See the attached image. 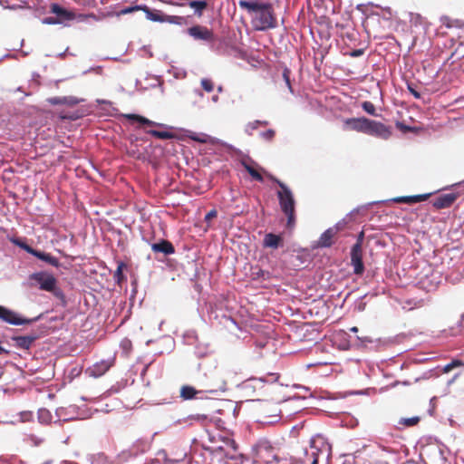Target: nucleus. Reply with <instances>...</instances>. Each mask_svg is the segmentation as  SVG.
Wrapping results in <instances>:
<instances>
[{"instance_id":"obj_27","label":"nucleus","mask_w":464,"mask_h":464,"mask_svg":"<svg viewBox=\"0 0 464 464\" xmlns=\"http://www.w3.org/2000/svg\"><path fill=\"white\" fill-rule=\"evenodd\" d=\"M141 8H142V5H132L125 6L119 11H116L113 13H109L108 15H114L116 17H120L121 15L130 14L136 11H141Z\"/></svg>"},{"instance_id":"obj_28","label":"nucleus","mask_w":464,"mask_h":464,"mask_svg":"<svg viewBox=\"0 0 464 464\" xmlns=\"http://www.w3.org/2000/svg\"><path fill=\"white\" fill-rule=\"evenodd\" d=\"M126 268V264L122 261L118 262L117 269L114 272L113 277L118 285H121L126 278L123 275V269Z\"/></svg>"},{"instance_id":"obj_18","label":"nucleus","mask_w":464,"mask_h":464,"mask_svg":"<svg viewBox=\"0 0 464 464\" xmlns=\"http://www.w3.org/2000/svg\"><path fill=\"white\" fill-rule=\"evenodd\" d=\"M36 339L37 336L35 334L12 337L14 346L24 350H29Z\"/></svg>"},{"instance_id":"obj_40","label":"nucleus","mask_w":464,"mask_h":464,"mask_svg":"<svg viewBox=\"0 0 464 464\" xmlns=\"http://www.w3.org/2000/svg\"><path fill=\"white\" fill-rule=\"evenodd\" d=\"M364 53V49L359 48V49H353L350 52H347L345 54L349 55L351 57H360Z\"/></svg>"},{"instance_id":"obj_5","label":"nucleus","mask_w":464,"mask_h":464,"mask_svg":"<svg viewBox=\"0 0 464 464\" xmlns=\"http://www.w3.org/2000/svg\"><path fill=\"white\" fill-rule=\"evenodd\" d=\"M39 317L35 318H25L22 316L20 314L0 305V320L3 322L12 324V325H23V324H30L35 322Z\"/></svg>"},{"instance_id":"obj_47","label":"nucleus","mask_w":464,"mask_h":464,"mask_svg":"<svg viewBox=\"0 0 464 464\" xmlns=\"http://www.w3.org/2000/svg\"><path fill=\"white\" fill-rule=\"evenodd\" d=\"M67 50H68V48L64 52L58 53L57 56L61 57V58H63L65 56V54H66Z\"/></svg>"},{"instance_id":"obj_16","label":"nucleus","mask_w":464,"mask_h":464,"mask_svg":"<svg viewBox=\"0 0 464 464\" xmlns=\"http://www.w3.org/2000/svg\"><path fill=\"white\" fill-rule=\"evenodd\" d=\"M113 365V360H102L89 368L90 374L94 377L103 375Z\"/></svg>"},{"instance_id":"obj_46","label":"nucleus","mask_w":464,"mask_h":464,"mask_svg":"<svg viewBox=\"0 0 464 464\" xmlns=\"http://www.w3.org/2000/svg\"><path fill=\"white\" fill-rule=\"evenodd\" d=\"M218 100H219V97H218V94L213 95V96H212V98H211V101H212L213 102H218Z\"/></svg>"},{"instance_id":"obj_4","label":"nucleus","mask_w":464,"mask_h":464,"mask_svg":"<svg viewBox=\"0 0 464 464\" xmlns=\"http://www.w3.org/2000/svg\"><path fill=\"white\" fill-rule=\"evenodd\" d=\"M453 191L441 193L429 203H453L456 200L464 201V179L451 186Z\"/></svg>"},{"instance_id":"obj_15","label":"nucleus","mask_w":464,"mask_h":464,"mask_svg":"<svg viewBox=\"0 0 464 464\" xmlns=\"http://www.w3.org/2000/svg\"><path fill=\"white\" fill-rule=\"evenodd\" d=\"M82 101L74 96H55L47 99V102L51 105H67L70 107L75 106Z\"/></svg>"},{"instance_id":"obj_10","label":"nucleus","mask_w":464,"mask_h":464,"mask_svg":"<svg viewBox=\"0 0 464 464\" xmlns=\"http://www.w3.org/2000/svg\"><path fill=\"white\" fill-rule=\"evenodd\" d=\"M321 449L316 445L314 440H311L309 448L304 449V458L295 461V464H318Z\"/></svg>"},{"instance_id":"obj_25","label":"nucleus","mask_w":464,"mask_h":464,"mask_svg":"<svg viewBox=\"0 0 464 464\" xmlns=\"http://www.w3.org/2000/svg\"><path fill=\"white\" fill-rule=\"evenodd\" d=\"M188 5L194 10V14L200 17L208 7V2L205 0H190Z\"/></svg>"},{"instance_id":"obj_12","label":"nucleus","mask_w":464,"mask_h":464,"mask_svg":"<svg viewBox=\"0 0 464 464\" xmlns=\"http://www.w3.org/2000/svg\"><path fill=\"white\" fill-rule=\"evenodd\" d=\"M50 12L55 14L60 24H65L66 22L72 21L75 19V14L69 9L62 6L58 3H52L50 5Z\"/></svg>"},{"instance_id":"obj_38","label":"nucleus","mask_w":464,"mask_h":464,"mask_svg":"<svg viewBox=\"0 0 464 464\" xmlns=\"http://www.w3.org/2000/svg\"><path fill=\"white\" fill-rule=\"evenodd\" d=\"M464 363L459 360H453L451 362L446 364L443 368V372L447 373L450 372L452 369L455 367L463 365Z\"/></svg>"},{"instance_id":"obj_3","label":"nucleus","mask_w":464,"mask_h":464,"mask_svg":"<svg viewBox=\"0 0 464 464\" xmlns=\"http://www.w3.org/2000/svg\"><path fill=\"white\" fill-rule=\"evenodd\" d=\"M141 11L144 12L148 20L155 23H169L179 26L187 25L188 24V18L185 16L169 15L161 10L149 7L147 5L142 4Z\"/></svg>"},{"instance_id":"obj_42","label":"nucleus","mask_w":464,"mask_h":464,"mask_svg":"<svg viewBox=\"0 0 464 464\" xmlns=\"http://www.w3.org/2000/svg\"><path fill=\"white\" fill-rule=\"evenodd\" d=\"M396 126H397L398 129H400L403 132H409V131H412L414 130V127L406 125V124H404L402 122H400V121H397Z\"/></svg>"},{"instance_id":"obj_30","label":"nucleus","mask_w":464,"mask_h":464,"mask_svg":"<svg viewBox=\"0 0 464 464\" xmlns=\"http://www.w3.org/2000/svg\"><path fill=\"white\" fill-rule=\"evenodd\" d=\"M362 108L366 113L372 116H378L376 113L375 106L372 102L365 101L362 103Z\"/></svg>"},{"instance_id":"obj_22","label":"nucleus","mask_w":464,"mask_h":464,"mask_svg":"<svg viewBox=\"0 0 464 464\" xmlns=\"http://www.w3.org/2000/svg\"><path fill=\"white\" fill-rule=\"evenodd\" d=\"M282 211L287 218L286 228L293 230L295 227V205H282Z\"/></svg>"},{"instance_id":"obj_52","label":"nucleus","mask_w":464,"mask_h":464,"mask_svg":"<svg viewBox=\"0 0 464 464\" xmlns=\"http://www.w3.org/2000/svg\"><path fill=\"white\" fill-rule=\"evenodd\" d=\"M434 206L437 207V208H442L447 207L448 205L440 204V205H434Z\"/></svg>"},{"instance_id":"obj_20","label":"nucleus","mask_w":464,"mask_h":464,"mask_svg":"<svg viewBox=\"0 0 464 464\" xmlns=\"http://www.w3.org/2000/svg\"><path fill=\"white\" fill-rule=\"evenodd\" d=\"M25 249L31 253L32 255H34V256H36L37 258L41 259V260H44L45 261L46 263L57 267L59 266L60 263H59V260L53 256L52 255L48 254V253H44V252H41V251H38V250H35V249H33L32 247L30 246H26Z\"/></svg>"},{"instance_id":"obj_55","label":"nucleus","mask_w":464,"mask_h":464,"mask_svg":"<svg viewBox=\"0 0 464 464\" xmlns=\"http://www.w3.org/2000/svg\"><path fill=\"white\" fill-rule=\"evenodd\" d=\"M363 238V232H361L357 239H361L362 241Z\"/></svg>"},{"instance_id":"obj_49","label":"nucleus","mask_w":464,"mask_h":464,"mask_svg":"<svg viewBox=\"0 0 464 464\" xmlns=\"http://www.w3.org/2000/svg\"><path fill=\"white\" fill-rule=\"evenodd\" d=\"M266 125H268L267 121H260L259 126H266Z\"/></svg>"},{"instance_id":"obj_43","label":"nucleus","mask_w":464,"mask_h":464,"mask_svg":"<svg viewBox=\"0 0 464 464\" xmlns=\"http://www.w3.org/2000/svg\"><path fill=\"white\" fill-rule=\"evenodd\" d=\"M221 390H223L222 386H218L217 388L208 387V388H206L204 390V392H208V393H217L218 391H221Z\"/></svg>"},{"instance_id":"obj_33","label":"nucleus","mask_w":464,"mask_h":464,"mask_svg":"<svg viewBox=\"0 0 464 464\" xmlns=\"http://www.w3.org/2000/svg\"><path fill=\"white\" fill-rule=\"evenodd\" d=\"M259 123H260V120H256L254 121H250L248 122L246 126H245V132L251 136L253 134V131L255 130H256L259 126Z\"/></svg>"},{"instance_id":"obj_2","label":"nucleus","mask_w":464,"mask_h":464,"mask_svg":"<svg viewBox=\"0 0 464 464\" xmlns=\"http://www.w3.org/2000/svg\"><path fill=\"white\" fill-rule=\"evenodd\" d=\"M187 137L190 140L199 142V143H211V144H221L222 146L228 149L229 151L236 153L240 156H244V159L240 160L241 165L244 167V169L247 171V173L251 176V178L256 181L263 182L264 178L262 174L260 173V170H264L262 168H260L256 162H255L249 156H246L243 154V152L239 150L234 147L231 144H228L227 142H224L220 140L218 138L212 137L210 135H208L206 133H197L194 131H188Z\"/></svg>"},{"instance_id":"obj_9","label":"nucleus","mask_w":464,"mask_h":464,"mask_svg":"<svg viewBox=\"0 0 464 464\" xmlns=\"http://www.w3.org/2000/svg\"><path fill=\"white\" fill-rule=\"evenodd\" d=\"M186 33L195 40L212 43L215 40L213 32L206 26L196 24L186 30Z\"/></svg>"},{"instance_id":"obj_51","label":"nucleus","mask_w":464,"mask_h":464,"mask_svg":"<svg viewBox=\"0 0 464 464\" xmlns=\"http://www.w3.org/2000/svg\"><path fill=\"white\" fill-rule=\"evenodd\" d=\"M385 12H387L390 15H392V10L390 7H385L384 8Z\"/></svg>"},{"instance_id":"obj_60","label":"nucleus","mask_w":464,"mask_h":464,"mask_svg":"<svg viewBox=\"0 0 464 464\" xmlns=\"http://www.w3.org/2000/svg\"><path fill=\"white\" fill-rule=\"evenodd\" d=\"M399 383H400L399 382H395L392 384V386H395V385H397V384H399Z\"/></svg>"},{"instance_id":"obj_50","label":"nucleus","mask_w":464,"mask_h":464,"mask_svg":"<svg viewBox=\"0 0 464 464\" xmlns=\"http://www.w3.org/2000/svg\"><path fill=\"white\" fill-rule=\"evenodd\" d=\"M44 414L48 415V414H49V412H48L47 411H45V410L41 411H40V418H43V415H44Z\"/></svg>"},{"instance_id":"obj_44","label":"nucleus","mask_w":464,"mask_h":464,"mask_svg":"<svg viewBox=\"0 0 464 464\" xmlns=\"http://www.w3.org/2000/svg\"><path fill=\"white\" fill-rule=\"evenodd\" d=\"M273 461L279 462V458L276 455H272L271 459H266V463H272Z\"/></svg>"},{"instance_id":"obj_58","label":"nucleus","mask_w":464,"mask_h":464,"mask_svg":"<svg viewBox=\"0 0 464 464\" xmlns=\"http://www.w3.org/2000/svg\"><path fill=\"white\" fill-rule=\"evenodd\" d=\"M402 383H403L404 385H410V384H411V382H403Z\"/></svg>"},{"instance_id":"obj_21","label":"nucleus","mask_w":464,"mask_h":464,"mask_svg":"<svg viewBox=\"0 0 464 464\" xmlns=\"http://www.w3.org/2000/svg\"><path fill=\"white\" fill-rule=\"evenodd\" d=\"M151 249L155 253H163L165 255H171L175 252L173 245L168 240H161L159 243L151 245Z\"/></svg>"},{"instance_id":"obj_48","label":"nucleus","mask_w":464,"mask_h":464,"mask_svg":"<svg viewBox=\"0 0 464 464\" xmlns=\"http://www.w3.org/2000/svg\"><path fill=\"white\" fill-rule=\"evenodd\" d=\"M195 93H196V94H198V96H200V97H202V96H203V92H202V91H201V90H198V89L195 90Z\"/></svg>"},{"instance_id":"obj_35","label":"nucleus","mask_w":464,"mask_h":464,"mask_svg":"<svg viewBox=\"0 0 464 464\" xmlns=\"http://www.w3.org/2000/svg\"><path fill=\"white\" fill-rule=\"evenodd\" d=\"M25 440L34 446H39L43 443L44 439L38 438L37 436H35L34 434H29L26 436Z\"/></svg>"},{"instance_id":"obj_54","label":"nucleus","mask_w":464,"mask_h":464,"mask_svg":"<svg viewBox=\"0 0 464 464\" xmlns=\"http://www.w3.org/2000/svg\"><path fill=\"white\" fill-rule=\"evenodd\" d=\"M264 450H265L266 451H269V450H272L273 449H272V447L267 446V447H265V448H264Z\"/></svg>"},{"instance_id":"obj_14","label":"nucleus","mask_w":464,"mask_h":464,"mask_svg":"<svg viewBox=\"0 0 464 464\" xmlns=\"http://www.w3.org/2000/svg\"><path fill=\"white\" fill-rule=\"evenodd\" d=\"M271 179L279 187L277 190L278 203H295L290 188L278 179L271 176Z\"/></svg>"},{"instance_id":"obj_34","label":"nucleus","mask_w":464,"mask_h":464,"mask_svg":"<svg viewBox=\"0 0 464 464\" xmlns=\"http://www.w3.org/2000/svg\"><path fill=\"white\" fill-rule=\"evenodd\" d=\"M407 90L410 92V93L415 98V99H420L421 94L419 91L416 89V85L413 82H407Z\"/></svg>"},{"instance_id":"obj_6","label":"nucleus","mask_w":464,"mask_h":464,"mask_svg":"<svg viewBox=\"0 0 464 464\" xmlns=\"http://www.w3.org/2000/svg\"><path fill=\"white\" fill-rule=\"evenodd\" d=\"M30 278L39 284L41 290L53 292L55 295H58V293L55 291L57 280L53 275L39 272L31 275Z\"/></svg>"},{"instance_id":"obj_32","label":"nucleus","mask_w":464,"mask_h":464,"mask_svg":"<svg viewBox=\"0 0 464 464\" xmlns=\"http://www.w3.org/2000/svg\"><path fill=\"white\" fill-rule=\"evenodd\" d=\"M275 136H276V131L273 129H268V130H266L265 131H261L259 133V137L267 142H271L274 140Z\"/></svg>"},{"instance_id":"obj_59","label":"nucleus","mask_w":464,"mask_h":464,"mask_svg":"<svg viewBox=\"0 0 464 464\" xmlns=\"http://www.w3.org/2000/svg\"><path fill=\"white\" fill-rule=\"evenodd\" d=\"M111 60L118 61L119 59L117 57L111 58Z\"/></svg>"},{"instance_id":"obj_13","label":"nucleus","mask_w":464,"mask_h":464,"mask_svg":"<svg viewBox=\"0 0 464 464\" xmlns=\"http://www.w3.org/2000/svg\"><path fill=\"white\" fill-rule=\"evenodd\" d=\"M370 119L366 117L349 118L344 121V126L348 130L367 134Z\"/></svg>"},{"instance_id":"obj_24","label":"nucleus","mask_w":464,"mask_h":464,"mask_svg":"<svg viewBox=\"0 0 464 464\" xmlns=\"http://www.w3.org/2000/svg\"><path fill=\"white\" fill-rule=\"evenodd\" d=\"M180 397L184 401L192 400L197 398V395L201 393L202 391L197 390L195 387L190 385H183L180 388Z\"/></svg>"},{"instance_id":"obj_36","label":"nucleus","mask_w":464,"mask_h":464,"mask_svg":"<svg viewBox=\"0 0 464 464\" xmlns=\"http://www.w3.org/2000/svg\"><path fill=\"white\" fill-rule=\"evenodd\" d=\"M290 74H291V71L288 68H285L283 71V78H284V81H285L286 86L288 87L290 92L293 93L294 91H293V88L291 85Z\"/></svg>"},{"instance_id":"obj_37","label":"nucleus","mask_w":464,"mask_h":464,"mask_svg":"<svg viewBox=\"0 0 464 464\" xmlns=\"http://www.w3.org/2000/svg\"><path fill=\"white\" fill-rule=\"evenodd\" d=\"M201 86L204 91L210 92L214 90V83L210 79L204 78L201 80Z\"/></svg>"},{"instance_id":"obj_1","label":"nucleus","mask_w":464,"mask_h":464,"mask_svg":"<svg viewBox=\"0 0 464 464\" xmlns=\"http://www.w3.org/2000/svg\"><path fill=\"white\" fill-rule=\"evenodd\" d=\"M238 5L251 17L256 30L265 32L277 27L272 3L264 0H239Z\"/></svg>"},{"instance_id":"obj_31","label":"nucleus","mask_w":464,"mask_h":464,"mask_svg":"<svg viewBox=\"0 0 464 464\" xmlns=\"http://www.w3.org/2000/svg\"><path fill=\"white\" fill-rule=\"evenodd\" d=\"M419 417H411V418H402L399 420V424L406 426V427H412L417 425L420 422Z\"/></svg>"},{"instance_id":"obj_26","label":"nucleus","mask_w":464,"mask_h":464,"mask_svg":"<svg viewBox=\"0 0 464 464\" xmlns=\"http://www.w3.org/2000/svg\"><path fill=\"white\" fill-rule=\"evenodd\" d=\"M187 420L191 422L195 421L199 424L205 425L208 422L212 420V417H211L210 413H195V414L188 415Z\"/></svg>"},{"instance_id":"obj_19","label":"nucleus","mask_w":464,"mask_h":464,"mask_svg":"<svg viewBox=\"0 0 464 464\" xmlns=\"http://www.w3.org/2000/svg\"><path fill=\"white\" fill-rule=\"evenodd\" d=\"M338 229L336 227H330L325 230L320 237L317 246L319 247H329L334 243V237H335Z\"/></svg>"},{"instance_id":"obj_56","label":"nucleus","mask_w":464,"mask_h":464,"mask_svg":"<svg viewBox=\"0 0 464 464\" xmlns=\"http://www.w3.org/2000/svg\"><path fill=\"white\" fill-rule=\"evenodd\" d=\"M7 57H11V55H10V54H8V53H7V54H5V55L1 58V60L5 59V58H7Z\"/></svg>"},{"instance_id":"obj_45","label":"nucleus","mask_w":464,"mask_h":464,"mask_svg":"<svg viewBox=\"0 0 464 464\" xmlns=\"http://www.w3.org/2000/svg\"><path fill=\"white\" fill-rule=\"evenodd\" d=\"M8 172L9 173H14L15 170H14V168L10 167V168L5 169V173H8Z\"/></svg>"},{"instance_id":"obj_7","label":"nucleus","mask_w":464,"mask_h":464,"mask_svg":"<svg viewBox=\"0 0 464 464\" xmlns=\"http://www.w3.org/2000/svg\"><path fill=\"white\" fill-rule=\"evenodd\" d=\"M436 192H429L424 194H418L412 196H401L395 197L387 199H380L370 201L369 203H418L420 201L428 200L431 196H433Z\"/></svg>"},{"instance_id":"obj_53","label":"nucleus","mask_w":464,"mask_h":464,"mask_svg":"<svg viewBox=\"0 0 464 464\" xmlns=\"http://www.w3.org/2000/svg\"><path fill=\"white\" fill-rule=\"evenodd\" d=\"M351 331L356 333L358 332V328L356 326H353L351 328Z\"/></svg>"},{"instance_id":"obj_57","label":"nucleus","mask_w":464,"mask_h":464,"mask_svg":"<svg viewBox=\"0 0 464 464\" xmlns=\"http://www.w3.org/2000/svg\"><path fill=\"white\" fill-rule=\"evenodd\" d=\"M222 91H223L222 86H218V92H221Z\"/></svg>"},{"instance_id":"obj_23","label":"nucleus","mask_w":464,"mask_h":464,"mask_svg":"<svg viewBox=\"0 0 464 464\" xmlns=\"http://www.w3.org/2000/svg\"><path fill=\"white\" fill-rule=\"evenodd\" d=\"M282 237L279 235L268 233L265 236L263 246L265 247H271L276 249L282 243Z\"/></svg>"},{"instance_id":"obj_11","label":"nucleus","mask_w":464,"mask_h":464,"mask_svg":"<svg viewBox=\"0 0 464 464\" xmlns=\"http://www.w3.org/2000/svg\"><path fill=\"white\" fill-rule=\"evenodd\" d=\"M367 134L383 140H388L392 135V130L391 127L386 126L380 121L370 120Z\"/></svg>"},{"instance_id":"obj_41","label":"nucleus","mask_w":464,"mask_h":464,"mask_svg":"<svg viewBox=\"0 0 464 464\" xmlns=\"http://www.w3.org/2000/svg\"><path fill=\"white\" fill-rule=\"evenodd\" d=\"M42 23L44 24H60V21L57 20L56 16L55 17L48 16V17H44L42 20Z\"/></svg>"},{"instance_id":"obj_39","label":"nucleus","mask_w":464,"mask_h":464,"mask_svg":"<svg viewBox=\"0 0 464 464\" xmlns=\"http://www.w3.org/2000/svg\"><path fill=\"white\" fill-rule=\"evenodd\" d=\"M218 215V212L216 209L210 210L207 215L205 216V222L208 224V228L210 227V221L215 218Z\"/></svg>"},{"instance_id":"obj_8","label":"nucleus","mask_w":464,"mask_h":464,"mask_svg":"<svg viewBox=\"0 0 464 464\" xmlns=\"http://www.w3.org/2000/svg\"><path fill=\"white\" fill-rule=\"evenodd\" d=\"M351 263L353 266V273L355 275H362L363 273L364 266L362 262V247L361 239H357L356 243L352 247Z\"/></svg>"},{"instance_id":"obj_17","label":"nucleus","mask_w":464,"mask_h":464,"mask_svg":"<svg viewBox=\"0 0 464 464\" xmlns=\"http://www.w3.org/2000/svg\"><path fill=\"white\" fill-rule=\"evenodd\" d=\"M124 117L126 119H128L130 121L138 123L139 125H141V126H158L160 128H167V126L165 124L152 121L149 120L148 118H146L142 115H140V114L130 113V114H125Z\"/></svg>"},{"instance_id":"obj_29","label":"nucleus","mask_w":464,"mask_h":464,"mask_svg":"<svg viewBox=\"0 0 464 464\" xmlns=\"http://www.w3.org/2000/svg\"><path fill=\"white\" fill-rule=\"evenodd\" d=\"M147 133L160 140H169L174 137L171 132L167 130H149Z\"/></svg>"}]
</instances>
